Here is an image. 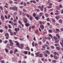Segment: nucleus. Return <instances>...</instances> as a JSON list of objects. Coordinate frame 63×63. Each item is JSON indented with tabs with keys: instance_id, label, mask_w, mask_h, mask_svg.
Returning a JSON list of instances; mask_svg holds the SVG:
<instances>
[{
	"instance_id": "1",
	"label": "nucleus",
	"mask_w": 63,
	"mask_h": 63,
	"mask_svg": "<svg viewBox=\"0 0 63 63\" xmlns=\"http://www.w3.org/2000/svg\"><path fill=\"white\" fill-rule=\"evenodd\" d=\"M9 42L10 43V47H13V45H14V43L13 42V41H12V40H11L9 39Z\"/></svg>"
},
{
	"instance_id": "2",
	"label": "nucleus",
	"mask_w": 63,
	"mask_h": 63,
	"mask_svg": "<svg viewBox=\"0 0 63 63\" xmlns=\"http://www.w3.org/2000/svg\"><path fill=\"white\" fill-rule=\"evenodd\" d=\"M23 20L24 21V22L26 23L28 21V20H27V18H26V17L23 18Z\"/></svg>"
},
{
	"instance_id": "3",
	"label": "nucleus",
	"mask_w": 63,
	"mask_h": 63,
	"mask_svg": "<svg viewBox=\"0 0 63 63\" xmlns=\"http://www.w3.org/2000/svg\"><path fill=\"white\" fill-rule=\"evenodd\" d=\"M15 42L16 44V45L17 46V47H18L19 48V47H20V46L19 45L20 44L18 43V42L17 41H16Z\"/></svg>"
},
{
	"instance_id": "4",
	"label": "nucleus",
	"mask_w": 63,
	"mask_h": 63,
	"mask_svg": "<svg viewBox=\"0 0 63 63\" xmlns=\"http://www.w3.org/2000/svg\"><path fill=\"white\" fill-rule=\"evenodd\" d=\"M54 59L57 60V59H58L59 58V57L56 55H54Z\"/></svg>"
},
{
	"instance_id": "5",
	"label": "nucleus",
	"mask_w": 63,
	"mask_h": 63,
	"mask_svg": "<svg viewBox=\"0 0 63 63\" xmlns=\"http://www.w3.org/2000/svg\"><path fill=\"white\" fill-rule=\"evenodd\" d=\"M40 27L42 30H43L44 29L45 27L43 25H42L40 26Z\"/></svg>"
},
{
	"instance_id": "6",
	"label": "nucleus",
	"mask_w": 63,
	"mask_h": 63,
	"mask_svg": "<svg viewBox=\"0 0 63 63\" xmlns=\"http://www.w3.org/2000/svg\"><path fill=\"white\" fill-rule=\"evenodd\" d=\"M20 47H19V48H21V49H22V48H23V46H24V45L23 44H20Z\"/></svg>"
},
{
	"instance_id": "7",
	"label": "nucleus",
	"mask_w": 63,
	"mask_h": 63,
	"mask_svg": "<svg viewBox=\"0 0 63 63\" xmlns=\"http://www.w3.org/2000/svg\"><path fill=\"white\" fill-rule=\"evenodd\" d=\"M44 5H42L41 7V8H40V10L42 12H43V10H44Z\"/></svg>"
},
{
	"instance_id": "8",
	"label": "nucleus",
	"mask_w": 63,
	"mask_h": 63,
	"mask_svg": "<svg viewBox=\"0 0 63 63\" xmlns=\"http://www.w3.org/2000/svg\"><path fill=\"white\" fill-rule=\"evenodd\" d=\"M17 7L16 6L13 7V10L14 11H17Z\"/></svg>"
},
{
	"instance_id": "9",
	"label": "nucleus",
	"mask_w": 63,
	"mask_h": 63,
	"mask_svg": "<svg viewBox=\"0 0 63 63\" xmlns=\"http://www.w3.org/2000/svg\"><path fill=\"white\" fill-rule=\"evenodd\" d=\"M0 18L1 19V20L4 21L5 20V18L4 17V16H1Z\"/></svg>"
},
{
	"instance_id": "10",
	"label": "nucleus",
	"mask_w": 63,
	"mask_h": 63,
	"mask_svg": "<svg viewBox=\"0 0 63 63\" xmlns=\"http://www.w3.org/2000/svg\"><path fill=\"white\" fill-rule=\"evenodd\" d=\"M40 53V52H38L37 53H35V54L36 55V56H37V57H38L39 56V55Z\"/></svg>"
},
{
	"instance_id": "11",
	"label": "nucleus",
	"mask_w": 63,
	"mask_h": 63,
	"mask_svg": "<svg viewBox=\"0 0 63 63\" xmlns=\"http://www.w3.org/2000/svg\"><path fill=\"white\" fill-rule=\"evenodd\" d=\"M56 31H55L56 33H57L58 32H59L60 30L58 29H56Z\"/></svg>"
},
{
	"instance_id": "12",
	"label": "nucleus",
	"mask_w": 63,
	"mask_h": 63,
	"mask_svg": "<svg viewBox=\"0 0 63 63\" xmlns=\"http://www.w3.org/2000/svg\"><path fill=\"white\" fill-rule=\"evenodd\" d=\"M61 42L60 43V44L62 46V47H63V40L62 39L61 40Z\"/></svg>"
},
{
	"instance_id": "13",
	"label": "nucleus",
	"mask_w": 63,
	"mask_h": 63,
	"mask_svg": "<svg viewBox=\"0 0 63 63\" xmlns=\"http://www.w3.org/2000/svg\"><path fill=\"white\" fill-rule=\"evenodd\" d=\"M54 55H57V56H58L59 55V54L58 53H57L56 52H55L54 53Z\"/></svg>"
},
{
	"instance_id": "14",
	"label": "nucleus",
	"mask_w": 63,
	"mask_h": 63,
	"mask_svg": "<svg viewBox=\"0 0 63 63\" xmlns=\"http://www.w3.org/2000/svg\"><path fill=\"white\" fill-rule=\"evenodd\" d=\"M53 39H54L55 40H56L58 39V38H57L56 36H53Z\"/></svg>"
},
{
	"instance_id": "15",
	"label": "nucleus",
	"mask_w": 63,
	"mask_h": 63,
	"mask_svg": "<svg viewBox=\"0 0 63 63\" xmlns=\"http://www.w3.org/2000/svg\"><path fill=\"white\" fill-rule=\"evenodd\" d=\"M57 62V61L56 60H53L52 61V63H56Z\"/></svg>"
},
{
	"instance_id": "16",
	"label": "nucleus",
	"mask_w": 63,
	"mask_h": 63,
	"mask_svg": "<svg viewBox=\"0 0 63 63\" xmlns=\"http://www.w3.org/2000/svg\"><path fill=\"white\" fill-rule=\"evenodd\" d=\"M55 43H58V42H59V40H55Z\"/></svg>"
},
{
	"instance_id": "17",
	"label": "nucleus",
	"mask_w": 63,
	"mask_h": 63,
	"mask_svg": "<svg viewBox=\"0 0 63 63\" xmlns=\"http://www.w3.org/2000/svg\"><path fill=\"white\" fill-rule=\"evenodd\" d=\"M59 16H56V18L57 20L59 19Z\"/></svg>"
},
{
	"instance_id": "18",
	"label": "nucleus",
	"mask_w": 63,
	"mask_h": 63,
	"mask_svg": "<svg viewBox=\"0 0 63 63\" xmlns=\"http://www.w3.org/2000/svg\"><path fill=\"white\" fill-rule=\"evenodd\" d=\"M32 19H33V17H32V16H30V18H29V19H30V20H31V21H32Z\"/></svg>"
},
{
	"instance_id": "19",
	"label": "nucleus",
	"mask_w": 63,
	"mask_h": 63,
	"mask_svg": "<svg viewBox=\"0 0 63 63\" xmlns=\"http://www.w3.org/2000/svg\"><path fill=\"white\" fill-rule=\"evenodd\" d=\"M56 48L58 50H60V47H56Z\"/></svg>"
},
{
	"instance_id": "20",
	"label": "nucleus",
	"mask_w": 63,
	"mask_h": 63,
	"mask_svg": "<svg viewBox=\"0 0 63 63\" xmlns=\"http://www.w3.org/2000/svg\"><path fill=\"white\" fill-rule=\"evenodd\" d=\"M52 21L53 23H54V22H55V20L54 19H52L51 20Z\"/></svg>"
},
{
	"instance_id": "21",
	"label": "nucleus",
	"mask_w": 63,
	"mask_h": 63,
	"mask_svg": "<svg viewBox=\"0 0 63 63\" xmlns=\"http://www.w3.org/2000/svg\"><path fill=\"white\" fill-rule=\"evenodd\" d=\"M5 36H9V33H5Z\"/></svg>"
},
{
	"instance_id": "22",
	"label": "nucleus",
	"mask_w": 63,
	"mask_h": 63,
	"mask_svg": "<svg viewBox=\"0 0 63 63\" xmlns=\"http://www.w3.org/2000/svg\"><path fill=\"white\" fill-rule=\"evenodd\" d=\"M25 26H26L27 27L28 26H30V24L29 23H27L25 24Z\"/></svg>"
},
{
	"instance_id": "23",
	"label": "nucleus",
	"mask_w": 63,
	"mask_h": 63,
	"mask_svg": "<svg viewBox=\"0 0 63 63\" xmlns=\"http://www.w3.org/2000/svg\"><path fill=\"white\" fill-rule=\"evenodd\" d=\"M39 56L40 57H42L43 56V54H40L39 55Z\"/></svg>"
},
{
	"instance_id": "24",
	"label": "nucleus",
	"mask_w": 63,
	"mask_h": 63,
	"mask_svg": "<svg viewBox=\"0 0 63 63\" xmlns=\"http://www.w3.org/2000/svg\"><path fill=\"white\" fill-rule=\"evenodd\" d=\"M32 16L33 17H35L36 16V13H34L32 14Z\"/></svg>"
},
{
	"instance_id": "25",
	"label": "nucleus",
	"mask_w": 63,
	"mask_h": 63,
	"mask_svg": "<svg viewBox=\"0 0 63 63\" xmlns=\"http://www.w3.org/2000/svg\"><path fill=\"white\" fill-rule=\"evenodd\" d=\"M46 53H47V54H49L50 53V52L48 51V50H46L45 51Z\"/></svg>"
},
{
	"instance_id": "26",
	"label": "nucleus",
	"mask_w": 63,
	"mask_h": 63,
	"mask_svg": "<svg viewBox=\"0 0 63 63\" xmlns=\"http://www.w3.org/2000/svg\"><path fill=\"white\" fill-rule=\"evenodd\" d=\"M35 19H36L37 20H39V17H38V16H36L35 17Z\"/></svg>"
},
{
	"instance_id": "27",
	"label": "nucleus",
	"mask_w": 63,
	"mask_h": 63,
	"mask_svg": "<svg viewBox=\"0 0 63 63\" xmlns=\"http://www.w3.org/2000/svg\"><path fill=\"white\" fill-rule=\"evenodd\" d=\"M59 21L60 23H62V21L61 19H60L59 20Z\"/></svg>"
},
{
	"instance_id": "28",
	"label": "nucleus",
	"mask_w": 63,
	"mask_h": 63,
	"mask_svg": "<svg viewBox=\"0 0 63 63\" xmlns=\"http://www.w3.org/2000/svg\"><path fill=\"white\" fill-rule=\"evenodd\" d=\"M22 15L23 16H26V13L24 12H22Z\"/></svg>"
},
{
	"instance_id": "29",
	"label": "nucleus",
	"mask_w": 63,
	"mask_h": 63,
	"mask_svg": "<svg viewBox=\"0 0 63 63\" xmlns=\"http://www.w3.org/2000/svg\"><path fill=\"white\" fill-rule=\"evenodd\" d=\"M9 45H10L9 44H7V47H8V48H9V49H10V47H9Z\"/></svg>"
},
{
	"instance_id": "30",
	"label": "nucleus",
	"mask_w": 63,
	"mask_h": 63,
	"mask_svg": "<svg viewBox=\"0 0 63 63\" xmlns=\"http://www.w3.org/2000/svg\"><path fill=\"white\" fill-rule=\"evenodd\" d=\"M5 51L6 53H8V49H7L6 48H5Z\"/></svg>"
},
{
	"instance_id": "31",
	"label": "nucleus",
	"mask_w": 63,
	"mask_h": 63,
	"mask_svg": "<svg viewBox=\"0 0 63 63\" xmlns=\"http://www.w3.org/2000/svg\"><path fill=\"white\" fill-rule=\"evenodd\" d=\"M18 22L20 25L22 24V22L20 21H18Z\"/></svg>"
},
{
	"instance_id": "32",
	"label": "nucleus",
	"mask_w": 63,
	"mask_h": 63,
	"mask_svg": "<svg viewBox=\"0 0 63 63\" xmlns=\"http://www.w3.org/2000/svg\"><path fill=\"white\" fill-rule=\"evenodd\" d=\"M8 26H5L4 27V28L6 29H8Z\"/></svg>"
},
{
	"instance_id": "33",
	"label": "nucleus",
	"mask_w": 63,
	"mask_h": 63,
	"mask_svg": "<svg viewBox=\"0 0 63 63\" xmlns=\"http://www.w3.org/2000/svg\"><path fill=\"white\" fill-rule=\"evenodd\" d=\"M43 13H40L39 14V16H42V15H43Z\"/></svg>"
},
{
	"instance_id": "34",
	"label": "nucleus",
	"mask_w": 63,
	"mask_h": 63,
	"mask_svg": "<svg viewBox=\"0 0 63 63\" xmlns=\"http://www.w3.org/2000/svg\"><path fill=\"white\" fill-rule=\"evenodd\" d=\"M49 36L50 37H51V38L52 39L53 38V37H52V35L51 34H49Z\"/></svg>"
},
{
	"instance_id": "35",
	"label": "nucleus",
	"mask_w": 63,
	"mask_h": 63,
	"mask_svg": "<svg viewBox=\"0 0 63 63\" xmlns=\"http://www.w3.org/2000/svg\"><path fill=\"white\" fill-rule=\"evenodd\" d=\"M13 8H14V7H10L9 9L10 10H13Z\"/></svg>"
},
{
	"instance_id": "36",
	"label": "nucleus",
	"mask_w": 63,
	"mask_h": 63,
	"mask_svg": "<svg viewBox=\"0 0 63 63\" xmlns=\"http://www.w3.org/2000/svg\"><path fill=\"white\" fill-rule=\"evenodd\" d=\"M17 49H16L15 50L14 52V53H15L16 52H17Z\"/></svg>"
},
{
	"instance_id": "37",
	"label": "nucleus",
	"mask_w": 63,
	"mask_h": 63,
	"mask_svg": "<svg viewBox=\"0 0 63 63\" xmlns=\"http://www.w3.org/2000/svg\"><path fill=\"white\" fill-rule=\"evenodd\" d=\"M38 44L37 43H36L34 44V46L35 47H37V46H38Z\"/></svg>"
},
{
	"instance_id": "38",
	"label": "nucleus",
	"mask_w": 63,
	"mask_h": 63,
	"mask_svg": "<svg viewBox=\"0 0 63 63\" xmlns=\"http://www.w3.org/2000/svg\"><path fill=\"white\" fill-rule=\"evenodd\" d=\"M14 30L16 32V33H17V29L16 28H15L14 29Z\"/></svg>"
},
{
	"instance_id": "39",
	"label": "nucleus",
	"mask_w": 63,
	"mask_h": 63,
	"mask_svg": "<svg viewBox=\"0 0 63 63\" xmlns=\"http://www.w3.org/2000/svg\"><path fill=\"white\" fill-rule=\"evenodd\" d=\"M49 32H50V33H52V30H48Z\"/></svg>"
},
{
	"instance_id": "40",
	"label": "nucleus",
	"mask_w": 63,
	"mask_h": 63,
	"mask_svg": "<svg viewBox=\"0 0 63 63\" xmlns=\"http://www.w3.org/2000/svg\"><path fill=\"white\" fill-rule=\"evenodd\" d=\"M26 49L27 50H29L30 48H29V47L28 46L26 47Z\"/></svg>"
},
{
	"instance_id": "41",
	"label": "nucleus",
	"mask_w": 63,
	"mask_h": 63,
	"mask_svg": "<svg viewBox=\"0 0 63 63\" xmlns=\"http://www.w3.org/2000/svg\"><path fill=\"white\" fill-rule=\"evenodd\" d=\"M27 5V4H26V3L24 2V6H26Z\"/></svg>"
},
{
	"instance_id": "42",
	"label": "nucleus",
	"mask_w": 63,
	"mask_h": 63,
	"mask_svg": "<svg viewBox=\"0 0 63 63\" xmlns=\"http://www.w3.org/2000/svg\"><path fill=\"white\" fill-rule=\"evenodd\" d=\"M51 48H52V49H54V46H51Z\"/></svg>"
},
{
	"instance_id": "43",
	"label": "nucleus",
	"mask_w": 63,
	"mask_h": 63,
	"mask_svg": "<svg viewBox=\"0 0 63 63\" xmlns=\"http://www.w3.org/2000/svg\"><path fill=\"white\" fill-rule=\"evenodd\" d=\"M44 12H45V13H46V11H47V8H46V7H45L44 8Z\"/></svg>"
},
{
	"instance_id": "44",
	"label": "nucleus",
	"mask_w": 63,
	"mask_h": 63,
	"mask_svg": "<svg viewBox=\"0 0 63 63\" xmlns=\"http://www.w3.org/2000/svg\"><path fill=\"white\" fill-rule=\"evenodd\" d=\"M26 16H27V17H28V18H29V16H30V15H29L28 14H26Z\"/></svg>"
},
{
	"instance_id": "45",
	"label": "nucleus",
	"mask_w": 63,
	"mask_h": 63,
	"mask_svg": "<svg viewBox=\"0 0 63 63\" xmlns=\"http://www.w3.org/2000/svg\"><path fill=\"white\" fill-rule=\"evenodd\" d=\"M42 47L43 48H46V46L45 45H43Z\"/></svg>"
},
{
	"instance_id": "46",
	"label": "nucleus",
	"mask_w": 63,
	"mask_h": 63,
	"mask_svg": "<svg viewBox=\"0 0 63 63\" xmlns=\"http://www.w3.org/2000/svg\"><path fill=\"white\" fill-rule=\"evenodd\" d=\"M45 16L47 17L48 16V14H45Z\"/></svg>"
},
{
	"instance_id": "47",
	"label": "nucleus",
	"mask_w": 63,
	"mask_h": 63,
	"mask_svg": "<svg viewBox=\"0 0 63 63\" xmlns=\"http://www.w3.org/2000/svg\"><path fill=\"white\" fill-rule=\"evenodd\" d=\"M10 34L11 35H12V36H13V35H14V33L12 32H10Z\"/></svg>"
},
{
	"instance_id": "48",
	"label": "nucleus",
	"mask_w": 63,
	"mask_h": 63,
	"mask_svg": "<svg viewBox=\"0 0 63 63\" xmlns=\"http://www.w3.org/2000/svg\"><path fill=\"white\" fill-rule=\"evenodd\" d=\"M8 31L10 32H12V30L11 29H9L8 30Z\"/></svg>"
},
{
	"instance_id": "49",
	"label": "nucleus",
	"mask_w": 63,
	"mask_h": 63,
	"mask_svg": "<svg viewBox=\"0 0 63 63\" xmlns=\"http://www.w3.org/2000/svg\"><path fill=\"white\" fill-rule=\"evenodd\" d=\"M23 10L24 12H27V11L25 9H23Z\"/></svg>"
},
{
	"instance_id": "50",
	"label": "nucleus",
	"mask_w": 63,
	"mask_h": 63,
	"mask_svg": "<svg viewBox=\"0 0 63 63\" xmlns=\"http://www.w3.org/2000/svg\"><path fill=\"white\" fill-rule=\"evenodd\" d=\"M35 33H39V31H38V29H37V30L36 31H35Z\"/></svg>"
},
{
	"instance_id": "51",
	"label": "nucleus",
	"mask_w": 63,
	"mask_h": 63,
	"mask_svg": "<svg viewBox=\"0 0 63 63\" xmlns=\"http://www.w3.org/2000/svg\"><path fill=\"white\" fill-rule=\"evenodd\" d=\"M0 62H1V63H5V61L4 60H2L1 61H0Z\"/></svg>"
},
{
	"instance_id": "52",
	"label": "nucleus",
	"mask_w": 63,
	"mask_h": 63,
	"mask_svg": "<svg viewBox=\"0 0 63 63\" xmlns=\"http://www.w3.org/2000/svg\"><path fill=\"white\" fill-rule=\"evenodd\" d=\"M27 51H25L24 52V53L25 54H27L28 52Z\"/></svg>"
},
{
	"instance_id": "53",
	"label": "nucleus",
	"mask_w": 63,
	"mask_h": 63,
	"mask_svg": "<svg viewBox=\"0 0 63 63\" xmlns=\"http://www.w3.org/2000/svg\"><path fill=\"white\" fill-rule=\"evenodd\" d=\"M32 47H34V42H33L32 43Z\"/></svg>"
},
{
	"instance_id": "54",
	"label": "nucleus",
	"mask_w": 63,
	"mask_h": 63,
	"mask_svg": "<svg viewBox=\"0 0 63 63\" xmlns=\"http://www.w3.org/2000/svg\"><path fill=\"white\" fill-rule=\"evenodd\" d=\"M36 11L38 12H40V10L38 9H36Z\"/></svg>"
},
{
	"instance_id": "55",
	"label": "nucleus",
	"mask_w": 63,
	"mask_h": 63,
	"mask_svg": "<svg viewBox=\"0 0 63 63\" xmlns=\"http://www.w3.org/2000/svg\"><path fill=\"white\" fill-rule=\"evenodd\" d=\"M39 23L40 25H41V24H42V21H40L39 22Z\"/></svg>"
},
{
	"instance_id": "56",
	"label": "nucleus",
	"mask_w": 63,
	"mask_h": 63,
	"mask_svg": "<svg viewBox=\"0 0 63 63\" xmlns=\"http://www.w3.org/2000/svg\"><path fill=\"white\" fill-rule=\"evenodd\" d=\"M8 27L9 28H12V27L11 26V25H9Z\"/></svg>"
},
{
	"instance_id": "57",
	"label": "nucleus",
	"mask_w": 63,
	"mask_h": 63,
	"mask_svg": "<svg viewBox=\"0 0 63 63\" xmlns=\"http://www.w3.org/2000/svg\"><path fill=\"white\" fill-rule=\"evenodd\" d=\"M52 8V6H49L47 8L48 9H50V8Z\"/></svg>"
},
{
	"instance_id": "58",
	"label": "nucleus",
	"mask_w": 63,
	"mask_h": 63,
	"mask_svg": "<svg viewBox=\"0 0 63 63\" xmlns=\"http://www.w3.org/2000/svg\"><path fill=\"white\" fill-rule=\"evenodd\" d=\"M43 43H45V42L46 41V40L45 39H44L43 40Z\"/></svg>"
},
{
	"instance_id": "59",
	"label": "nucleus",
	"mask_w": 63,
	"mask_h": 63,
	"mask_svg": "<svg viewBox=\"0 0 63 63\" xmlns=\"http://www.w3.org/2000/svg\"><path fill=\"white\" fill-rule=\"evenodd\" d=\"M3 31V30L1 29L0 30V32H1V33H2Z\"/></svg>"
},
{
	"instance_id": "60",
	"label": "nucleus",
	"mask_w": 63,
	"mask_h": 63,
	"mask_svg": "<svg viewBox=\"0 0 63 63\" xmlns=\"http://www.w3.org/2000/svg\"><path fill=\"white\" fill-rule=\"evenodd\" d=\"M8 43V41L7 40H6L4 42V43L5 44H7Z\"/></svg>"
},
{
	"instance_id": "61",
	"label": "nucleus",
	"mask_w": 63,
	"mask_h": 63,
	"mask_svg": "<svg viewBox=\"0 0 63 63\" xmlns=\"http://www.w3.org/2000/svg\"><path fill=\"white\" fill-rule=\"evenodd\" d=\"M47 21H49V18H47Z\"/></svg>"
},
{
	"instance_id": "62",
	"label": "nucleus",
	"mask_w": 63,
	"mask_h": 63,
	"mask_svg": "<svg viewBox=\"0 0 63 63\" xmlns=\"http://www.w3.org/2000/svg\"><path fill=\"white\" fill-rule=\"evenodd\" d=\"M60 30H61V32H63V28H60Z\"/></svg>"
},
{
	"instance_id": "63",
	"label": "nucleus",
	"mask_w": 63,
	"mask_h": 63,
	"mask_svg": "<svg viewBox=\"0 0 63 63\" xmlns=\"http://www.w3.org/2000/svg\"><path fill=\"white\" fill-rule=\"evenodd\" d=\"M10 3V4H13V1H12L11 0H10V1H9Z\"/></svg>"
},
{
	"instance_id": "64",
	"label": "nucleus",
	"mask_w": 63,
	"mask_h": 63,
	"mask_svg": "<svg viewBox=\"0 0 63 63\" xmlns=\"http://www.w3.org/2000/svg\"><path fill=\"white\" fill-rule=\"evenodd\" d=\"M13 53V50H12L10 51V54H11Z\"/></svg>"
}]
</instances>
